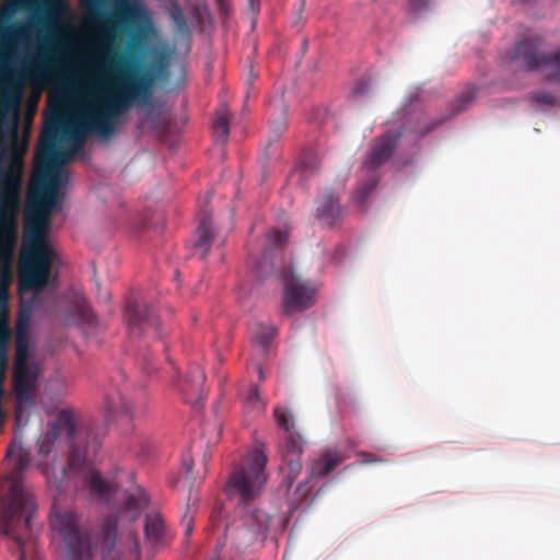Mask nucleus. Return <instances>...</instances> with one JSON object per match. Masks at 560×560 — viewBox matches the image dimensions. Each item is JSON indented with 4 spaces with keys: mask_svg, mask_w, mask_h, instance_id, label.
<instances>
[{
    "mask_svg": "<svg viewBox=\"0 0 560 560\" xmlns=\"http://www.w3.org/2000/svg\"><path fill=\"white\" fill-rule=\"evenodd\" d=\"M133 107H45L44 122L35 154L34 174L25 210L51 218L60 208L59 188L69 174L63 165L83 151L88 138L102 143L116 139ZM139 128L161 136L179 130L170 107H136Z\"/></svg>",
    "mask_w": 560,
    "mask_h": 560,
    "instance_id": "nucleus-1",
    "label": "nucleus"
},
{
    "mask_svg": "<svg viewBox=\"0 0 560 560\" xmlns=\"http://www.w3.org/2000/svg\"><path fill=\"white\" fill-rule=\"evenodd\" d=\"M80 5L89 23L103 26L109 33L94 56L86 59L93 73L84 78L89 91L105 101L85 104H126L114 100L133 96L143 84L141 60L132 51L142 46L144 35L138 30L131 31L129 51L121 54L114 47L115 36L140 23L147 15L145 9L140 0H80ZM46 104L67 103L49 98Z\"/></svg>",
    "mask_w": 560,
    "mask_h": 560,
    "instance_id": "nucleus-2",
    "label": "nucleus"
},
{
    "mask_svg": "<svg viewBox=\"0 0 560 560\" xmlns=\"http://www.w3.org/2000/svg\"><path fill=\"white\" fill-rule=\"evenodd\" d=\"M34 0H0V105H37V100L22 102L25 85H42L60 70L58 54L47 40L37 44L35 51L18 54V47L27 43L30 24L14 21L21 9L31 8ZM50 10L69 14L68 0H50Z\"/></svg>",
    "mask_w": 560,
    "mask_h": 560,
    "instance_id": "nucleus-3",
    "label": "nucleus"
},
{
    "mask_svg": "<svg viewBox=\"0 0 560 560\" xmlns=\"http://www.w3.org/2000/svg\"><path fill=\"white\" fill-rule=\"evenodd\" d=\"M106 430L98 424L82 423L80 416L71 409L58 412L54 422V438L63 435L69 443L70 456L60 477L48 476L49 487L60 494L73 489L75 493L90 489L91 493L102 500L112 495L110 485L93 467V457L98 453Z\"/></svg>",
    "mask_w": 560,
    "mask_h": 560,
    "instance_id": "nucleus-4",
    "label": "nucleus"
},
{
    "mask_svg": "<svg viewBox=\"0 0 560 560\" xmlns=\"http://www.w3.org/2000/svg\"><path fill=\"white\" fill-rule=\"evenodd\" d=\"M52 219L25 210L21 248L19 287L21 294L32 292L28 305L23 304L16 319L15 353L30 352L31 313L40 306V294L47 287L58 255L49 243Z\"/></svg>",
    "mask_w": 560,
    "mask_h": 560,
    "instance_id": "nucleus-5",
    "label": "nucleus"
},
{
    "mask_svg": "<svg viewBox=\"0 0 560 560\" xmlns=\"http://www.w3.org/2000/svg\"><path fill=\"white\" fill-rule=\"evenodd\" d=\"M38 107H0V223L20 207L23 158L19 148V122L23 109L35 115Z\"/></svg>",
    "mask_w": 560,
    "mask_h": 560,
    "instance_id": "nucleus-6",
    "label": "nucleus"
},
{
    "mask_svg": "<svg viewBox=\"0 0 560 560\" xmlns=\"http://www.w3.org/2000/svg\"><path fill=\"white\" fill-rule=\"evenodd\" d=\"M287 240L285 232L279 230L268 232L262 257L253 266V269L259 278L277 276L281 279L284 287L283 311L285 314H291L311 307L315 303L317 288L312 282L298 277L290 266H284L281 250Z\"/></svg>",
    "mask_w": 560,
    "mask_h": 560,
    "instance_id": "nucleus-7",
    "label": "nucleus"
},
{
    "mask_svg": "<svg viewBox=\"0 0 560 560\" xmlns=\"http://www.w3.org/2000/svg\"><path fill=\"white\" fill-rule=\"evenodd\" d=\"M7 457L13 462L10 472L13 483L10 489V501L0 520L1 530L14 541L20 551L19 560H24L25 538L23 534L31 529L34 501L33 497L19 486L18 479L28 467L31 456L21 445L11 444L7 450Z\"/></svg>",
    "mask_w": 560,
    "mask_h": 560,
    "instance_id": "nucleus-8",
    "label": "nucleus"
},
{
    "mask_svg": "<svg viewBox=\"0 0 560 560\" xmlns=\"http://www.w3.org/2000/svg\"><path fill=\"white\" fill-rule=\"evenodd\" d=\"M51 532L63 545L66 560H93L91 526L75 509H63L54 501L49 515Z\"/></svg>",
    "mask_w": 560,
    "mask_h": 560,
    "instance_id": "nucleus-9",
    "label": "nucleus"
},
{
    "mask_svg": "<svg viewBox=\"0 0 560 560\" xmlns=\"http://www.w3.org/2000/svg\"><path fill=\"white\" fill-rule=\"evenodd\" d=\"M266 446L257 442L252 451L231 471L224 486L228 498L246 505L256 500L268 480Z\"/></svg>",
    "mask_w": 560,
    "mask_h": 560,
    "instance_id": "nucleus-10",
    "label": "nucleus"
},
{
    "mask_svg": "<svg viewBox=\"0 0 560 560\" xmlns=\"http://www.w3.org/2000/svg\"><path fill=\"white\" fill-rule=\"evenodd\" d=\"M539 46V38L517 42L512 60L523 69L541 70L548 80L560 81V51L540 54Z\"/></svg>",
    "mask_w": 560,
    "mask_h": 560,
    "instance_id": "nucleus-11",
    "label": "nucleus"
},
{
    "mask_svg": "<svg viewBox=\"0 0 560 560\" xmlns=\"http://www.w3.org/2000/svg\"><path fill=\"white\" fill-rule=\"evenodd\" d=\"M42 373L38 362L28 360V352L15 353L12 385L19 406L35 402L37 381Z\"/></svg>",
    "mask_w": 560,
    "mask_h": 560,
    "instance_id": "nucleus-12",
    "label": "nucleus"
},
{
    "mask_svg": "<svg viewBox=\"0 0 560 560\" xmlns=\"http://www.w3.org/2000/svg\"><path fill=\"white\" fill-rule=\"evenodd\" d=\"M125 318L131 336L141 337L152 331L156 338H161L159 317L147 304L128 302Z\"/></svg>",
    "mask_w": 560,
    "mask_h": 560,
    "instance_id": "nucleus-13",
    "label": "nucleus"
},
{
    "mask_svg": "<svg viewBox=\"0 0 560 560\" xmlns=\"http://www.w3.org/2000/svg\"><path fill=\"white\" fill-rule=\"evenodd\" d=\"M303 439L298 432L285 433L283 443L279 446L282 460L287 464L289 487L302 470L301 455L303 454Z\"/></svg>",
    "mask_w": 560,
    "mask_h": 560,
    "instance_id": "nucleus-14",
    "label": "nucleus"
},
{
    "mask_svg": "<svg viewBox=\"0 0 560 560\" xmlns=\"http://www.w3.org/2000/svg\"><path fill=\"white\" fill-rule=\"evenodd\" d=\"M401 135L397 131H386L378 137L372 148V151L365 161V166L375 170L387 163L393 156Z\"/></svg>",
    "mask_w": 560,
    "mask_h": 560,
    "instance_id": "nucleus-15",
    "label": "nucleus"
},
{
    "mask_svg": "<svg viewBox=\"0 0 560 560\" xmlns=\"http://www.w3.org/2000/svg\"><path fill=\"white\" fill-rule=\"evenodd\" d=\"M212 197L211 192H208L205 197V207L208 206ZM199 225L197 229V240L195 242V255L199 259H206L209 253V248L213 241V228L211 221V212L207 208H200L198 212Z\"/></svg>",
    "mask_w": 560,
    "mask_h": 560,
    "instance_id": "nucleus-16",
    "label": "nucleus"
},
{
    "mask_svg": "<svg viewBox=\"0 0 560 560\" xmlns=\"http://www.w3.org/2000/svg\"><path fill=\"white\" fill-rule=\"evenodd\" d=\"M339 197L332 189H325L316 198V218L320 223L332 226L341 219L342 208Z\"/></svg>",
    "mask_w": 560,
    "mask_h": 560,
    "instance_id": "nucleus-17",
    "label": "nucleus"
},
{
    "mask_svg": "<svg viewBox=\"0 0 560 560\" xmlns=\"http://www.w3.org/2000/svg\"><path fill=\"white\" fill-rule=\"evenodd\" d=\"M118 521L116 517H106L101 526L97 542L102 552V560H122L120 551L116 548Z\"/></svg>",
    "mask_w": 560,
    "mask_h": 560,
    "instance_id": "nucleus-18",
    "label": "nucleus"
},
{
    "mask_svg": "<svg viewBox=\"0 0 560 560\" xmlns=\"http://www.w3.org/2000/svg\"><path fill=\"white\" fill-rule=\"evenodd\" d=\"M145 541L151 547H161L171 540V535L161 513L149 512L144 517Z\"/></svg>",
    "mask_w": 560,
    "mask_h": 560,
    "instance_id": "nucleus-19",
    "label": "nucleus"
},
{
    "mask_svg": "<svg viewBox=\"0 0 560 560\" xmlns=\"http://www.w3.org/2000/svg\"><path fill=\"white\" fill-rule=\"evenodd\" d=\"M106 421H115L122 417L132 418L131 407L118 388H110L104 398Z\"/></svg>",
    "mask_w": 560,
    "mask_h": 560,
    "instance_id": "nucleus-20",
    "label": "nucleus"
},
{
    "mask_svg": "<svg viewBox=\"0 0 560 560\" xmlns=\"http://www.w3.org/2000/svg\"><path fill=\"white\" fill-rule=\"evenodd\" d=\"M343 462V457L339 452H330L325 451L323 452L318 458L313 460L308 478H322L328 475L330 471H332L338 465H340Z\"/></svg>",
    "mask_w": 560,
    "mask_h": 560,
    "instance_id": "nucleus-21",
    "label": "nucleus"
},
{
    "mask_svg": "<svg viewBox=\"0 0 560 560\" xmlns=\"http://www.w3.org/2000/svg\"><path fill=\"white\" fill-rule=\"evenodd\" d=\"M206 380L203 370L199 365H191L186 376V386L182 387L185 396L196 400L202 399L206 396Z\"/></svg>",
    "mask_w": 560,
    "mask_h": 560,
    "instance_id": "nucleus-22",
    "label": "nucleus"
},
{
    "mask_svg": "<svg viewBox=\"0 0 560 560\" xmlns=\"http://www.w3.org/2000/svg\"><path fill=\"white\" fill-rule=\"evenodd\" d=\"M232 114L229 107H218L212 118V137L217 143L226 144L230 136Z\"/></svg>",
    "mask_w": 560,
    "mask_h": 560,
    "instance_id": "nucleus-23",
    "label": "nucleus"
},
{
    "mask_svg": "<svg viewBox=\"0 0 560 560\" xmlns=\"http://www.w3.org/2000/svg\"><path fill=\"white\" fill-rule=\"evenodd\" d=\"M149 505V498L145 490L141 487H135L126 492L125 512L131 521L139 517L143 509Z\"/></svg>",
    "mask_w": 560,
    "mask_h": 560,
    "instance_id": "nucleus-24",
    "label": "nucleus"
},
{
    "mask_svg": "<svg viewBox=\"0 0 560 560\" xmlns=\"http://www.w3.org/2000/svg\"><path fill=\"white\" fill-rule=\"evenodd\" d=\"M93 319H94V314H93L91 306L86 302V300L83 298H78L73 304V313L71 314L70 317H68L66 319V322L68 324L92 323Z\"/></svg>",
    "mask_w": 560,
    "mask_h": 560,
    "instance_id": "nucleus-25",
    "label": "nucleus"
},
{
    "mask_svg": "<svg viewBox=\"0 0 560 560\" xmlns=\"http://www.w3.org/2000/svg\"><path fill=\"white\" fill-rule=\"evenodd\" d=\"M277 334V329L273 326H267L262 324H258L253 331V341L255 345L261 347L264 351L268 349L272 339Z\"/></svg>",
    "mask_w": 560,
    "mask_h": 560,
    "instance_id": "nucleus-26",
    "label": "nucleus"
},
{
    "mask_svg": "<svg viewBox=\"0 0 560 560\" xmlns=\"http://www.w3.org/2000/svg\"><path fill=\"white\" fill-rule=\"evenodd\" d=\"M258 532V527H249L246 525L245 527L232 529L231 535L236 542V547L243 548L252 545L256 540Z\"/></svg>",
    "mask_w": 560,
    "mask_h": 560,
    "instance_id": "nucleus-27",
    "label": "nucleus"
},
{
    "mask_svg": "<svg viewBox=\"0 0 560 560\" xmlns=\"http://www.w3.org/2000/svg\"><path fill=\"white\" fill-rule=\"evenodd\" d=\"M480 90L472 85L466 84L458 93H457V105H468L471 102L477 100Z\"/></svg>",
    "mask_w": 560,
    "mask_h": 560,
    "instance_id": "nucleus-28",
    "label": "nucleus"
},
{
    "mask_svg": "<svg viewBox=\"0 0 560 560\" xmlns=\"http://www.w3.org/2000/svg\"><path fill=\"white\" fill-rule=\"evenodd\" d=\"M10 346V330L7 323H0V362L8 363V350Z\"/></svg>",
    "mask_w": 560,
    "mask_h": 560,
    "instance_id": "nucleus-29",
    "label": "nucleus"
},
{
    "mask_svg": "<svg viewBox=\"0 0 560 560\" xmlns=\"http://www.w3.org/2000/svg\"><path fill=\"white\" fill-rule=\"evenodd\" d=\"M275 418L277 424L284 431V433L294 432V422L292 416L282 408L275 409Z\"/></svg>",
    "mask_w": 560,
    "mask_h": 560,
    "instance_id": "nucleus-30",
    "label": "nucleus"
},
{
    "mask_svg": "<svg viewBox=\"0 0 560 560\" xmlns=\"http://www.w3.org/2000/svg\"><path fill=\"white\" fill-rule=\"evenodd\" d=\"M171 19L180 32H188V25L182 9L178 5H174L171 9Z\"/></svg>",
    "mask_w": 560,
    "mask_h": 560,
    "instance_id": "nucleus-31",
    "label": "nucleus"
},
{
    "mask_svg": "<svg viewBox=\"0 0 560 560\" xmlns=\"http://www.w3.org/2000/svg\"><path fill=\"white\" fill-rule=\"evenodd\" d=\"M246 405L255 410H262L264 402L260 398L259 389L257 386H254L246 399Z\"/></svg>",
    "mask_w": 560,
    "mask_h": 560,
    "instance_id": "nucleus-32",
    "label": "nucleus"
},
{
    "mask_svg": "<svg viewBox=\"0 0 560 560\" xmlns=\"http://www.w3.org/2000/svg\"><path fill=\"white\" fill-rule=\"evenodd\" d=\"M376 187V180H371L368 184L363 185L355 196V200L359 205H363L369 198L371 191Z\"/></svg>",
    "mask_w": 560,
    "mask_h": 560,
    "instance_id": "nucleus-33",
    "label": "nucleus"
},
{
    "mask_svg": "<svg viewBox=\"0 0 560 560\" xmlns=\"http://www.w3.org/2000/svg\"><path fill=\"white\" fill-rule=\"evenodd\" d=\"M533 101L535 103H537V105H546V106L555 105V103H556V98L550 93H547V92L536 93L533 96Z\"/></svg>",
    "mask_w": 560,
    "mask_h": 560,
    "instance_id": "nucleus-34",
    "label": "nucleus"
},
{
    "mask_svg": "<svg viewBox=\"0 0 560 560\" xmlns=\"http://www.w3.org/2000/svg\"><path fill=\"white\" fill-rule=\"evenodd\" d=\"M431 0H408L409 8L415 13H422L430 8Z\"/></svg>",
    "mask_w": 560,
    "mask_h": 560,
    "instance_id": "nucleus-35",
    "label": "nucleus"
},
{
    "mask_svg": "<svg viewBox=\"0 0 560 560\" xmlns=\"http://www.w3.org/2000/svg\"><path fill=\"white\" fill-rule=\"evenodd\" d=\"M382 462H383L382 458L375 456L372 453L362 452V453L359 454L358 463L361 464V465L382 463Z\"/></svg>",
    "mask_w": 560,
    "mask_h": 560,
    "instance_id": "nucleus-36",
    "label": "nucleus"
},
{
    "mask_svg": "<svg viewBox=\"0 0 560 560\" xmlns=\"http://www.w3.org/2000/svg\"><path fill=\"white\" fill-rule=\"evenodd\" d=\"M219 12L221 15L228 16L231 12L230 4L228 0H215Z\"/></svg>",
    "mask_w": 560,
    "mask_h": 560,
    "instance_id": "nucleus-37",
    "label": "nucleus"
},
{
    "mask_svg": "<svg viewBox=\"0 0 560 560\" xmlns=\"http://www.w3.org/2000/svg\"><path fill=\"white\" fill-rule=\"evenodd\" d=\"M130 539L132 540L131 552L135 553L136 558H139L140 555V542L135 533L130 534Z\"/></svg>",
    "mask_w": 560,
    "mask_h": 560,
    "instance_id": "nucleus-38",
    "label": "nucleus"
},
{
    "mask_svg": "<svg viewBox=\"0 0 560 560\" xmlns=\"http://www.w3.org/2000/svg\"><path fill=\"white\" fill-rule=\"evenodd\" d=\"M369 90V84L365 81H359L354 89V94H363Z\"/></svg>",
    "mask_w": 560,
    "mask_h": 560,
    "instance_id": "nucleus-39",
    "label": "nucleus"
},
{
    "mask_svg": "<svg viewBox=\"0 0 560 560\" xmlns=\"http://www.w3.org/2000/svg\"><path fill=\"white\" fill-rule=\"evenodd\" d=\"M183 464L186 467V472L187 474H191L192 472V467H194L192 458L190 456H188V455H185L183 457Z\"/></svg>",
    "mask_w": 560,
    "mask_h": 560,
    "instance_id": "nucleus-40",
    "label": "nucleus"
},
{
    "mask_svg": "<svg viewBox=\"0 0 560 560\" xmlns=\"http://www.w3.org/2000/svg\"><path fill=\"white\" fill-rule=\"evenodd\" d=\"M427 100L422 96V93L417 91L416 94L413 93H410L409 95V102L410 103H416V102H425Z\"/></svg>",
    "mask_w": 560,
    "mask_h": 560,
    "instance_id": "nucleus-41",
    "label": "nucleus"
},
{
    "mask_svg": "<svg viewBox=\"0 0 560 560\" xmlns=\"http://www.w3.org/2000/svg\"><path fill=\"white\" fill-rule=\"evenodd\" d=\"M8 363L0 362V384H4Z\"/></svg>",
    "mask_w": 560,
    "mask_h": 560,
    "instance_id": "nucleus-42",
    "label": "nucleus"
},
{
    "mask_svg": "<svg viewBox=\"0 0 560 560\" xmlns=\"http://www.w3.org/2000/svg\"><path fill=\"white\" fill-rule=\"evenodd\" d=\"M259 0H248V7H249V10L253 12V13H256L258 12L259 10Z\"/></svg>",
    "mask_w": 560,
    "mask_h": 560,
    "instance_id": "nucleus-43",
    "label": "nucleus"
},
{
    "mask_svg": "<svg viewBox=\"0 0 560 560\" xmlns=\"http://www.w3.org/2000/svg\"><path fill=\"white\" fill-rule=\"evenodd\" d=\"M192 529H194V525H192V520L189 518L187 521V524H186V528H185V537L186 538H189L191 533H192Z\"/></svg>",
    "mask_w": 560,
    "mask_h": 560,
    "instance_id": "nucleus-44",
    "label": "nucleus"
},
{
    "mask_svg": "<svg viewBox=\"0 0 560 560\" xmlns=\"http://www.w3.org/2000/svg\"><path fill=\"white\" fill-rule=\"evenodd\" d=\"M258 375H259V380L260 381H264L265 380V374H264V371L260 366H258Z\"/></svg>",
    "mask_w": 560,
    "mask_h": 560,
    "instance_id": "nucleus-45",
    "label": "nucleus"
},
{
    "mask_svg": "<svg viewBox=\"0 0 560 560\" xmlns=\"http://www.w3.org/2000/svg\"><path fill=\"white\" fill-rule=\"evenodd\" d=\"M249 72H250L252 78H253V79H255V78H256V75H255V74H253V69H249Z\"/></svg>",
    "mask_w": 560,
    "mask_h": 560,
    "instance_id": "nucleus-46",
    "label": "nucleus"
}]
</instances>
